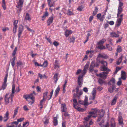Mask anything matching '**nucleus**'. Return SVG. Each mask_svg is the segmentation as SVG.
Instances as JSON below:
<instances>
[{"instance_id": "f257e3e1", "label": "nucleus", "mask_w": 127, "mask_h": 127, "mask_svg": "<svg viewBox=\"0 0 127 127\" xmlns=\"http://www.w3.org/2000/svg\"><path fill=\"white\" fill-rule=\"evenodd\" d=\"M100 63L103 65V66H101L100 68V70L102 71H106L103 72L101 73L97 74L96 75L100 77L105 79L106 78L107 75L109 73L110 70L106 67L107 65V63L105 61H101Z\"/></svg>"}, {"instance_id": "f03ea898", "label": "nucleus", "mask_w": 127, "mask_h": 127, "mask_svg": "<svg viewBox=\"0 0 127 127\" xmlns=\"http://www.w3.org/2000/svg\"><path fill=\"white\" fill-rule=\"evenodd\" d=\"M91 111L89 113V115L84 118V120L86 121H88L91 117L95 118L97 117L96 113L98 111L96 109H91Z\"/></svg>"}, {"instance_id": "7ed1b4c3", "label": "nucleus", "mask_w": 127, "mask_h": 127, "mask_svg": "<svg viewBox=\"0 0 127 127\" xmlns=\"http://www.w3.org/2000/svg\"><path fill=\"white\" fill-rule=\"evenodd\" d=\"M92 109H96L98 111L96 113L97 117L98 115L99 116H98V119L97 121L98 122L100 121L102 117L104 115V111L102 110H99L96 108H92Z\"/></svg>"}, {"instance_id": "20e7f679", "label": "nucleus", "mask_w": 127, "mask_h": 127, "mask_svg": "<svg viewBox=\"0 0 127 127\" xmlns=\"http://www.w3.org/2000/svg\"><path fill=\"white\" fill-rule=\"evenodd\" d=\"M106 41L105 39H103L98 42V47L99 49H106L105 46L103 45V43Z\"/></svg>"}, {"instance_id": "39448f33", "label": "nucleus", "mask_w": 127, "mask_h": 127, "mask_svg": "<svg viewBox=\"0 0 127 127\" xmlns=\"http://www.w3.org/2000/svg\"><path fill=\"white\" fill-rule=\"evenodd\" d=\"M123 14H121L120 15V18H119L117 19L116 24V26L118 27L120 25L123 19Z\"/></svg>"}, {"instance_id": "423d86ee", "label": "nucleus", "mask_w": 127, "mask_h": 127, "mask_svg": "<svg viewBox=\"0 0 127 127\" xmlns=\"http://www.w3.org/2000/svg\"><path fill=\"white\" fill-rule=\"evenodd\" d=\"M7 76L8 74H6L5 77L4 81L2 87L1 88H0V91L2 89L3 90L5 89L7 85L6 82L7 80Z\"/></svg>"}, {"instance_id": "0eeeda50", "label": "nucleus", "mask_w": 127, "mask_h": 127, "mask_svg": "<svg viewBox=\"0 0 127 127\" xmlns=\"http://www.w3.org/2000/svg\"><path fill=\"white\" fill-rule=\"evenodd\" d=\"M24 0H19V1L17 3V5L16 7L19 9V10H17V11L20 12L21 10V8L22 6V5L23 3Z\"/></svg>"}, {"instance_id": "6e6552de", "label": "nucleus", "mask_w": 127, "mask_h": 127, "mask_svg": "<svg viewBox=\"0 0 127 127\" xmlns=\"http://www.w3.org/2000/svg\"><path fill=\"white\" fill-rule=\"evenodd\" d=\"M10 95H9V93L7 94L5 96L4 99L5 103V105H8L9 104L10 102Z\"/></svg>"}, {"instance_id": "1a4fd4ad", "label": "nucleus", "mask_w": 127, "mask_h": 127, "mask_svg": "<svg viewBox=\"0 0 127 127\" xmlns=\"http://www.w3.org/2000/svg\"><path fill=\"white\" fill-rule=\"evenodd\" d=\"M15 85L14 84H13L12 85V93L11 94H9V95H10V98L11 97L10 100H11V101L10 103L11 104H12V102L13 101L12 98L14 96V93L15 92Z\"/></svg>"}, {"instance_id": "9d476101", "label": "nucleus", "mask_w": 127, "mask_h": 127, "mask_svg": "<svg viewBox=\"0 0 127 127\" xmlns=\"http://www.w3.org/2000/svg\"><path fill=\"white\" fill-rule=\"evenodd\" d=\"M83 75L82 76H79L78 80V84L79 86H80V87H81L82 86V84L83 82Z\"/></svg>"}, {"instance_id": "9b49d317", "label": "nucleus", "mask_w": 127, "mask_h": 127, "mask_svg": "<svg viewBox=\"0 0 127 127\" xmlns=\"http://www.w3.org/2000/svg\"><path fill=\"white\" fill-rule=\"evenodd\" d=\"M89 63H87L85 65L82 72V74L83 76L87 72L89 67Z\"/></svg>"}, {"instance_id": "f8f14e48", "label": "nucleus", "mask_w": 127, "mask_h": 127, "mask_svg": "<svg viewBox=\"0 0 127 127\" xmlns=\"http://www.w3.org/2000/svg\"><path fill=\"white\" fill-rule=\"evenodd\" d=\"M25 98L27 100L28 99L30 98L33 100V101L32 102V103H34L33 100L34 99V96L32 95V94H30L28 95H26L25 96Z\"/></svg>"}, {"instance_id": "ddd939ff", "label": "nucleus", "mask_w": 127, "mask_h": 127, "mask_svg": "<svg viewBox=\"0 0 127 127\" xmlns=\"http://www.w3.org/2000/svg\"><path fill=\"white\" fill-rule=\"evenodd\" d=\"M9 113L8 111H6V113L4 115L3 120L4 122H5L9 118Z\"/></svg>"}, {"instance_id": "4468645a", "label": "nucleus", "mask_w": 127, "mask_h": 127, "mask_svg": "<svg viewBox=\"0 0 127 127\" xmlns=\"http://www.w3.org/2000/svg\"><path fill=\"white\" fill-rule=\"evenodd\" d=\"M54 18L53 16H52L48 18L47 20V23L48 25H49L53 22Z\"/></svg>"}, {"instance_id": "2eb2a0df", "label": "nucleus", "mask_w": 127, "mask_h": 127, "mask_svg": "<svg viewBox=\"0 0 127 127\" xmlns=\"http://www.w3.org/2000/svg\"><path fill=\"white\" fill-rule=\"evenodd\" d=\"M115 79L112 78L108 83L109 85H112V86H115Z\"/></svg>"}, {"instance_id": "dca6fc26", "label": "nucleus", "mask_w": 127, "mask_h": 127, "mask_svg": "<svg viewBox=\"0 0 127 127\" xmlns=\"http://www.w3.org/2000/svg\"><path fill=\"white\" fill-rule=\"evenodd\" d=\"M120 78H121V79H122L124 80L126 79V73L125 71H122Z\"/></svg>"}, {"instance_id": "f3484780", "label": "nucleus", "mask_w": 127, "mask_h": 127, "mask_svg": "<svg viewBox=\"0 0 127 127\" xmlns=\"http://www.w3.org/2000/svg\"><path fill=\"white\" fill-rule=\"evenodd\" d=\"M54 67L55 69L57 68H59L60 66V64L58 63V61L57 60H56L55 62L53 63Z\"/></svg>"}, {"instance_id": "a211bd4d", "label": "nucleus", "mask_w": 127, "mask_h": 127, "mask_svg": "<svg viewBox=\"0 0 127 127\" xmlns=\"http://www.w3.org/2000/svg\"><path fill=\"white\" fill-rule=\"evenodd\" d=\"M61 110L62 112H66L67 111V108L65 104H61Z\"/></svg>"}, {"instance_id": "6ab92c4d", "label": "nucleus", "mask_w": 127, "mask_h": 127, "mask_svg": "<svg viewBox=\"0 0 127 127\" xmlns=\"http://www.w3.org/2000/svg\"><path fill=\"white\" fill-rule=\"evenodd\" d=\"M118 97L117 96H115L113 98V99L111 101V105H113L115 104L116 103Z\"/></svg>"}, {"instance_id": "aec40b11", "label": "nucleus", "mask_w": 127, "mask_h": 127, "mask_svg": "<svg viewBox=\"0 0 127 127\" xmlns=\"http://www.w3.org/2000/svg\"><path fill=\"white\" fill-rule=\"evenodd\" d=\"M72 33V31L71 30H66L65 32L64 33L65 36L68 37L69 35Z\"/></svg>"}, {"instance_id": "412c9836", "label": "nucleus", "mask_w": 127, "mask_h": 127, "mask_svg": "<svg viewBox=\"0 0 127 127\" xmlns=\"http://www.w3.org/2000/svg\"><path fill=\"white\" fill-rule=\"evenodd\" d=\"M48 92L47 91L46 92L43 94V98L42 100L41 101V103L43 102L45 99H46L47 98V95Z\"/></svg>"}, {"instance_id": "4be33fe9", "label": "nucleus", "mask_w": 127, "mask_h": 127, "mask_svg": "<svg viewBox=\"0 0 127 127\" xmlns=\"http://www.w3.org/2000/svg\"><path fill=\"white\" fill-rule=\"evenodd\" d=\"M116 89L115 86H110L108 88V90L109 92L110 93H112L114 90Z\"/></svg>"}, {"instance_id": "5701e85b", "label": "nucleus", "mask_w": 127, "mask_h": 127, "mask_svg": "<svg viewBox=\"0 0 127 127\" xmlns=\"http://www.w3.org/2000/svg\"><path fill=\"white\" fill-rule=\"evenodd\" d=\"M95 65L94 62L93 61L90 64V71H93L94 67Z\"/></svg>"}, {"instance_id": "b1692460", "label": "nucleus", "mask_w": 127, "mask_h": 127, "mask_svg": "<svg viewBox=\"0 0 127 127\" xmlns=\"http://www.w3.org/2000/svg\"><path fill=\"white\" fill-rule=\"evenodd\" d=\"M88 97L86 96H85V98L84 101V105H87L89 104H91L92 103V102L91 101L90 103H89L88 102Z\"/></svg>"}, {"instance_id": "393cba45", "label": "nucleus", "mask_w": 127, "mask_h": 127, "mask_svg": "<svg viewBox=\"0 0 127 127\" xmlns=\"http://www.w3.org/2000/svg\"><path fill=\"white\" fill-rule=\"evenodd\" d=\"M83 94V91L82 90H80L77 93H76V95L74 94V96L76 97L77 95V97L79 98L80 96L82 95Z\"/></svg>"}, {"instance_id": "a878e982", "label": "nucleus", "mask_w": 127, "mask_h": 127, "mask_svg": "<svg viewBox=\"0 0 127 127\" xmlns=\"http://www.w3.org/2000/svg\"><path fill=\"white\" fill-rule=\"evenodd\" d=\"M116 123L113 119H112L111 121V127H115Z\"/></svg>"}, {"instance_id": "bb28decb", "label": "nucleus", "mask_w": 127, "mask_h": 127, "mask_svg": "<svg viewBox=\"0 0 127 127\" xmlns=\"http://www.w3.org/2000/svg\"><path fill=\"white\" fill-rule=\"evenodd\" d=\"M118 121L120 125H122L123 124V119L121 116H119L118 117Z\"/></svg>"}, {"instance_id": "cd10ccee", "label": "nucleus", "mask_w": 127, "mask_h": 127, "mask_svg": "<svg viewBox=\"0 0 127 127\" xmlns=\"http://www.w3.org/2000/svg\"><path fill=\"white\" fill-rule=\"evenodd\" d=\"M110 36L112 37H118L119 36V35L116 34L115 32H113L110 33Z\"/></svg>"}, {"instance_id": "c85d7f7f", "label": "nucleus", "mask_w": 127, "mask_h": 127, "mask_svg": "<svg viewBox=\"0 0 127 127\" xmlns=\"http://www.w3.org/2000/svg\"><path fill=\"white\" fill-rule=\"evenodd\" d=\"M123 57L121 56L117 60L116 62V64L118 65H119L121 62L122 60Z\"/></svg>"}, {"instance_id": "c756f323", "label": "nucleus", "mask_w": 127, "mask_h": 127, "mask_svg": "<svg viewBox=\"0 0 127 127\" xmlns=\"http://www.w3.org/2000/svg\"><path fill=\"white\" fill-rule=\"evenodd\" d=\"M98 57L106 59L108 58L107 55L103 54H99L98 55Z\"/></svg>"}, {"instance_id": "7c9ffc66", "label": "nucleus", "mask_w": 127, "mask_h": 127, "mask_svg": "<svg viewBox=\"0 0 127 127\" xmlns=\"http://www.w3.org/2000/svg\"><path fill=\"white\" fill-rule=\"evenodd\" d=\"M59 74L58 73L55 74L54 75V76L53 77L54 79V80L55 83H56L57 81L58 80V76Z\"/></svg>"}, {"instance_id": "2f4dec72", "label": "nucleus", "mask_w": 127, "mask_h": 127, "mask_svg": "<svg viewBox=\"0 0 127 127\" xmlns=\"http://www.w3.org/2000/svg\"><path fill=\"white\" fill-rule=\"evenodd\" d=\"M53 123L54 125L56 126L58 125V122L57 118L54 117L53 118Z\"/></svg>"}, {"instance_id": "473e14b6", "label": "nucleus", "mask_w": 127, "mask_h": 127, "mask_svg": "<svg viewBox=\"0 0 127 127\" xmlns=\"http://www.w3.org/2000/svg\"><path fill=\"white\" fill-rule=\"evenodd\" d=\"M60 90V88L59 86H58L57 89L55 91V96H57Z\"/></svg>"}, {"instance_id": "72a5a7b5", "label": "nucleus", "mask_w": 127, "mask_h": 127, "mask_svg": "<svg viewBox=\"0 0 127 127\" xmlns=\"http://www.w3.org/2000/svg\"><path fill=\"white\" fill-rule=\"evenodd\" d=\"M18 107H17V108L15 109L14 111V114L13 115V118H14L15 116L17 115V114L18 112Z\"/></svg>"}, {"instance_id": "f704fd0d", "label": "nucleus", "mask_w": 127, "mask_h": 127, "mask_svg": "<svg viewBox=\"0 0 127 127\" xmlns=\"http://www.w3.org/2000/svg\"><path fill=\"white\" fill-rule=\"evenodd\" d=\"M2 6L3 9L5 10L6 9V7L5 0H2Z\"/></svg>"}, {"instance_id": "c9c22d12", "label": "nucleus", "mask_w": 127, "mask_h": 127, "mask_svg": "<svg viewBox=\"0 0 127 127\" xmlns=\"http://www.w3.org/2000/svg\"><path fill=\"white\" fill-rule=\"evenodd\" d=\"M118 13H117V17H119V15L120 14L122 11V7H118Z\"/></svg>"}, {"instance_id": "e433bc0d", "label": "nucleus", "mask_w": 127, "mask_h": 127, "mask_svg": "<svg viewBox=\"0 0 127 127\" xmlns=\"http://www.w3.org/2000/svg\"><path fill=\"white\" fill-rule=\"evenodd\" d=\"M122 47L120 46H118L117 49V52L120 53L122 51Z\"/></svg>"}, {"instance_id": "4c0bfd02", "label": "nucleus", "mask_w": 127, "mask_h": 127, "mask_svg": "<svg viewBox=\"0 0 127 127\" xmlns=\"http://www.w3.org/2000/svg\"><path fill=\"white\" fill-rule=\"evenodd\" d=\"M48 2V5L49 6V7H51L54 6V3H51V0H47Z\"/></svg>"}, {"instance_id": "58836bf2", "label": "nucleus", "mask_w": 127, "mask_h": 127, "mask_svg": "<svg viewBox=\"0 0 127 127\" xmlns=\"http://www.w3.org/2000/svg\"><path fill=\"white\" fill-rule=\"evenodd\" d=\"M44 123V124L47 125L49 123V119L45 117L43 120Z\"/></svg>"}, {"instance_id": "ea45409f", "label": "nucleus", "mask_w": 127, "mask_h": 127, "mask_svg": "<svg viewBox=\"0 0 127 127\" xmlns=\"http://www.w3.org/2000/svg\"><path fill=\"white\" fill-rule=\"evenodd\" d=\"M25 19L26 20H31V18L28 13H27L26 14Z\"/></svg>"}, {"instance_id": "a19ab883", "label": "nucleus", "mask_w": 127, "mask_h": 127, "mask_svg": "<svg viewBox=\"0 0 127 127\" xmlns=\"http://www.w3.org/2000/svg\"><path fill=\"white\" fill-rule=\"evenodd\" d=\"M74 107L79 111H81V108L78 106H77L76 105H75V104H74Z\"/></svg>"}, {"instance_id": "79ce46f5", "label": "nucleus", "mask_w": 127, "mask_h": 127, "mask_svg": "<svg viewBox=\"0 0 127 127\" xmlns=\"http://www.w3.org/2000/svg\"><path fill=\"white\" fill-rule=\"evenodd\" d=\"M121 78H119V81L117 83V85L118 86L121 85L122 83V81L121 80Z\"/></svg>"}, {"instance_id": "37998d69", "label": "nucleus", "mask_w": 127, "mask_h": 127, "mask_svg": "<svg viewBox=\"0 0 127 127\" xmlns=\"http://www.w3.org/2000/svg\"><path fill=\"white\" fill-rule=\"evenodd\" d=\"M67 14L68 15H71L74 14V13L72 11H71L70 9H68V10Z\"/></svg>"}, {"instance_id": "c03bdc74", "label": "nucleus", "mask_w": 127, "mask_h": 127, "mask_svg": "<svg viewBox=\"0 0 127 127\" xmlns=\"http://www.w3.org/2000/svg\"><path fill=\"white\" fill-rule=\"evenodd\" d=\"M106 47L107 48L108 50L109 51H111L112 50V47L108 44H106Z\"/></svg>"}, {"instance_id": "a18cd8bd", "label": "nucleus", "mask_w": 127, "mask_h": 127, "mask_svg": "<svg viewBox=\"0 0 127 127\" xmlns=\"http://www.w3.org/2000/svg\"><path fill=\"white\" fill-rule=\"evenodd\" d=\"M18 20H15L14 21L13 23V24L14 25V27H17V25L18 23Z\"/></svg>"}, {"instance_id": "49530a36", "label": "nucleus", "mask_w": 127, "mask_h": 127, "mask_svg": "<svg viewBox=\"0 0 127 127\" xmlns=\"http://www.w3.org/2000/svg\"><path fill=\"white\" fill-rule=\"evenodd\" d=\"M121 68L119 67H117L115 71L114 72V74H116L118 71L120 70Z\"/></svg>"}, {"instance_id": "de8ad7c7", "label": "nucleus", "mask_w": 127, "mask_h": 127, "mask_svg": "<svg viewBox=\"0 0 127 127\" xmlns=\"http://www.w3.org/2000/svg\"><path fill=\"white\" fill-rule=\"evenodd\" d=\"M29 123L28 122L24 123L23 124L22 127H26L29 125Z\"/></svg>"}, {"instance_id": "09e8293b", "label": "nucleus", "mask_w": 127, "mask_h": 127, "mask_svg": "<svg viewBox=\"0 0 127 127\" xmlns=\"http://www.w3.org/2000/svg\"><path fill=\"white\" fill-rule=\"evenodd\" d=\"M48 63L47 61H45L44 62L43 64V66L44 67H46L48 65Z\"/></svg>"}, {"instance_id": "8fccbe9b", "label": "nucleus", "mask_w": 127, "mask_h": 127, "mask_svg": "<svg viewBox=\"0 0 127 127\" xmlns=\"http://www.w3.org/2000/svg\"><path fill=\"white\" fill-rule=\"evenodd\" d=\"M17 49L16 47H15L13 52L12 53L13 56H15L16 53V51L17 50Z\"/></svg>"}, {"instance_id": "3c124183", "label": "nucleus", "mask_w": 127, "mask_h": 127, "mask_svg": "<svg viewBox=\"0 0 127 127\" xmlns=\"http://www.w3.org/2000/svg\"><path fill=\"white\" fill-rule=\"evenodd\" d=\"M15 126L14 125H11V123L7 124L6 125L7 127H13Z\"/></svg>"}, {"instance_id": "603ef678", "label": "nucleus", "mask_w": 127, "mask_h": 127, "mask_svg": "<svg viewBox=\"0 0 127 127\" xmlns=\"http://www.w3.org/2000/svg\"><path fill=\"white\" fill-rule=\"evenodd\" d=\"M98 82L100 84H101L103 83L104 81L103 80L101 79H99L98 80Z\"/></svg>"}, {"instance_id": "864d4df0", "label": "nucleus", "mask_w": 127, "mask_h": 127, "mask_svg": "<svg viewBox=\"0 0 127 127\" xmlns=\"http://www.w3.org/2000/svg\"><path fill=\"white\" fill-rule=\"evenodd\" d=\"M53 44L54 45L56 46H57L59 45V43L56 41H55L54 42Z\"/></svg>"}, {"instance_id": "5fc2aeb1", "label": "nucleus", "mask_w": 127, "mask_h": 127, "mask_svg": "<svg viewBox=\"0 0 127 127\" xmlns=\"http://www.w3.org/2000/svg\"><path fill=\"white\" fill-rule=\"evenodd\" d=\"M96 90L95 89H94L92 92L93 96H95L96 95Z\"/></svg>"}, {"instance_id": "6e6d98bb", "label": "nucleus", "mask_w": 127, "mask_h": 127, "mask_svg": "<svg viewBox=\"0 0 127 127\" xmlns=\"http://www.w3.org/2000/svg\"><path fill=\"white\" fill-rule=\"evenodd\" d=\"M48 12L47 11H46L44 12V13L43 16L46 18V17L48 16Z\"/></svg>"}, {"instance_id": "4d7b16f0", "label": "nucleus", "mask_w": 127, "mask_h": 127, "mask_svg": "<svg viewBox=\"0 0 127 127\" xmlns=\"http://www.w3.org/2000/svg\"><path fill=\"white\" fill-rule=\"evenodd\" d=\"M23 31L19 30L18 31V37L19 38L20 37V35L21 34Z\"/></svg>"}, {"instance_id": "13d9d810", "label": "nucleus", "mask_w": 127, "mask_h": 127, "mask_svg": "<svg viewBox=\"0 0 127 127\" xmlns=\"http://www.w3.org/2000/svg\"><path fill=\"white\" fill-rule=\"evenodd\" d=\"M17 65L18 67L20 65H22V62L20 61H19L17 63Z\"/></svg>"}, {"instance_id": "bf43d9fd", "label": "nucleus", "mask_w": 127, "mask_h": 127, "mask_svg": "<svg viewBox=\"0 0 127 127\" xmlns=\"http://www.w3.org/2000/svg\"><path fill=\"white\" fill-rule=\"evenodd\" d=\"M104 121L103 120H102L101 122L100 123H99V125L100 126H101V127H102L103 126H104Z\"/></svg>"}, {"instance_id": "052dcab7", "label": "nucleus", "mask_w": 127, "mask_h": 127, "mask_svg": "<svg viewBox=\"0 0 127 127\" xmlns=\"http://www.w3.org/2000/svg\"><path fill=\"white\" fill-rule=\"evenodd\" d=\"M24 118H21L19 119H17V121L19 122H21L23 120Z\"/></svg>"}, {"instance_id": "680f3d73", "label": "nucleus", "mask_w": 127, "mask_h": 127, "mask_svg": "<svg viewBox=\"0 0 127 127\" xmlns=\"http://www.w3.org/2000/svg\"><path fill=\"white\" fill-rule=\"evenodd\" d=\"M83 8V7L82 6H81L77 8V10L79 11H82V9Z\"/></svg>"}, {"instance_id": "e2e57ef3", "label": "nucleus", "mask_w": 127, "mask_h": 127, "mask_svg": "<svg viewBox=\"0 0 127 127\" xmlns=\"http://www.w3.org/2000/svg\"><path fill=\"white\" fill-rule=\"evenodd\" d=\"M23 27L22 25H20V26L19 27V30L23 31Z\"/></svg>"}, {"instance_id": "0e129e2a", "label": "nucleus", "mask_w": 127, "mask_h": 127, "mask_svg": "<svg viewBox=\"0 0 127 127\" xmlns=\"http://www.w3.org/2000/svg\"><path fill=\"white\" fill-rule=\"evenodd\" d=\"M17 27H14L13 29V32L14 33H15L16 32V29Z\"/></svg>"}, {"instance_id": "69168bd1", "label": "nucleus", "mask_w": 127, "mask_h": 127, "mask_svg": "<svg viewBox=\"0 0 127 127\" xmlns=\"http://www.w3.org/2000/svg\"><path fill=\"white\" fill-rule=\"evenodd\" d=\"M18 124V122L17 121H15L11 123V125H13V124H15L16 126H17Z\"/></svg>"}, {"instance_id": "338daca9", "label": "nucleus", "mask_w": 127, "mask_h": 127, "mask_svg": "<svg viewBox=\"0 0 127 127\" xmlns=\"http://www.w3.org/2000/svg\"><path fill=\"white\" fill-rule=\"evenodd\" d=\"M24 109L26 111H27L29 110V109L27 107V106L26 105H24L23 107Z\"/></svg>"}, {"instance_id": "774afa93", "label": "nucleus", "mask_w": 127, "mask_h": 127, "mask_svg": "<svg viewBox=\"0 0 127 127\" xmlns=\"http://www.w3.org/2000/svg\"><path fill=\"white\" fill-rule=\"evenodd\" d=\"M9 30V29L7 27H5L3 28L2 29V30L3 31L5 32L6 31L8 30Z\"/></svg>"}]
</instances>
